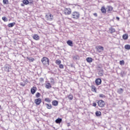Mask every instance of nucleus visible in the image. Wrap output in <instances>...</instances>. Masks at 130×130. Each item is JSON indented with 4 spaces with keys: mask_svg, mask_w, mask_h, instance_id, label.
<instances>
[{
    "mask_svg": "<svg viewBox=\"0 0 130 130\" xmlns=\"http://www.w3.org/2000/svg\"><path fill=\"white\" fill-rule=\"evenodd\" d=\"M41 61L44 66H49V59L46 57L42 58Z\"/></svg>",
    "mask_w": 130,
    "mask_h": 130,
    "instance_id": "obj_1",
    "label": "nucleus"
},
{
    "mask_svg": "<svg viewBox=\"0 0 130 130\" xmlns=\"http://www.w3.org/2000/svg\"><path fill=\"white\" fill-rule=\"evenodd\" d=\"M72 18L75 19V20H78L80 18V13L78 12H74L72 13Z\"/></svg>",
    "mask_w": 130,
    "mask_h": 130,
    "instance_id": "obj_2",
    "label": "nucleus"
},
{
    "mask_svg": "<svg viewBox=\"0 0 130 130\" xmlns=\"http://www.w3.org/2000/svg\"><path fill=\"white\" fill-rule=\"evenodd\" d=\"M96 101H98L97 103L98 106L100 107H104V106H105V102H104V101L101 100Z\"/></svg>",
    "mask_w": 130,
    "mask_h": 130,
    "instance_id": "obj_3",
    "label": "nucleus"
},
{
    "mask_svg": "<svg viewBox=\"0 0 130 130\" xmlns=\"http://www.w3.org/2000/svg\"><path fill=\"white\" fill-rule=\"evenodd\" d=\"M64 13L66 15H71L72 14V9L71 8H66L64 10Z\"/></svg>",
    "mask_w": 130,
    "mask_h": 130,
    "instance_id": "obj_4",
    "label": "nucleus"
},
{
    "mask_svg": "<svg viewBox=\"0 0 130 130\" xmlns=\"http://www.w3.org/2000/svg\"><path fill=\"white\" fill-rule=\"evenodd\" d=\"M4 70L5 71V72H10L11 71V66H10V65L9 64H6L4 66Z\"/></svg>",
    "mask_w": 130,
    "mask_h": 130,
    "instance_id": "obj_5",
    "label": "nucleus"
},
{
    "mask_svg": "<svg viewBox=\"0 0 130 130\" xmlns=\"http://www.w3.org/2000/svg\"><path fill=\"white\" fill-rule=\"evenodd\" d=\"M46 18L48 21H52L53 20V16L52 14H50L49 15H46Z\"/></svg>",
    "mask_w": 130,
    "mask_h": 130,
    "instance_id": "obj_6",
    "label": "nucleus"
},
{
    "mask_svg": "<svg viewBox=\"0 0 130 130\" xmlns=\"http://www.w3.org/2000/svg\"><path fill=\"white\" fill-rule=\"evenodd\" d=\"M95 84L97 86L99 85H101V83H102V80L100 78H98L95 81Z\"/></svg>",
    "mask_w": 130,
    "mask_h": 130,
    "instance_id": "obj_7",
    "label": "nucleus"
},
{
    "mask_svg": "<svg viewBox=\"0 0 130 130\" xmlns=\"http://www.w3.org/2000/svg\"><path fill=\"white\" fill-rule=\"evenodd\" d=\"M42 101L41 99L39 98L35 100V103H36V105H40V104L41 103Z\"/></svg>",
    "mask_w": 130,
    "mask_h": 130,
    "instance_id": "obj_8",
    "label": "nucleus"
},
{
    "mask_svg": "<svg viewBox=\"0 0 130 130\" xmlns=\"http://www.w3.org/2000/svg\"><path fill=\"white\" fill-rule=\"evenodd\" d=\"M36 89H37L36 87H33L31 88L30 93L32 94V95H34V94H35L36 92Z\"/></svg>",
    "mask_w": 130,
    "mask_h": 130,
    "instance_id": "obj_9",
    "label": "nucleus"
},
{
    "mask_svg": "<svg viewBox=\"0 0 130 130\" xmlns=\"http://www.w3.org/2000/svg\"><path fill=\"white\" fill-rule=\"evenodd\" d=\"M96 49L99 52H101V51H100L99 49L103 51V50H104V48L102 46H99L96 47Z\"/></svg>",
    "mask_w": 130,
    "mask_h": 130,
    "instance_id": "obj_10",
    "label": "nucleus"
},
{
    "mask_svg": "<svg viewBox=\"0 0 130 130\" xmlns=\"http://www.w3.org/2000/svg\"><path fill=\"white\" fill-rule=\"evenodd\" d=\"M55 122L56 123H58L59 124V123H60L61 122V121H62V119L60 118H58L57 119H56L55 120Z\"/></svg>",
    "mask_w": 130,
    "mask_h": 130,
    "instance_id": "obj_11",
    "label": "nucleus"
},
{
    "mask_svg": "<svg viewBox=\"0 0 130 130\" xmlns=\"http://www.w3.org/2000/svg\"><path fill=\"white\" fill-rule=\"evenodd\" d=\"M104 73V70H103V69H101L99 72V76H100L101 77L103 76V74Z\"/></svg>",
    "mask_w": 130,
    "mask_h": 130,
    "instance_id": "obj_12",
    "label": "nucleus"
},
{
    "mask_svg": "<svg viewBox=\"0 0 130 130\" xmlns=\"http://www.w3.org/2000/svg\"><path fill=\"white\" fill-rule=\"evenodd\" d=\"M52 105H53V106H57V105H58V102L57 101H53L52 102Z\"/></svg>",
    "mask_w": 130,
    "mask_h": 130,
    "instance_id": "obj_13",
    "label": "nucleus"
},
{
    "mask_svg": "<svg viewBox=\"0 0 130 130\" xmlns=\"http://www.w3.org/2000/svg\"><path fill=\"white\" fill-rule=\"evenodd\" d=\"M32 38L35 39V40H39L40 37L38 35H34L32 37Z\"/></svg>",
    "mask_w": 130,
    "mask_h": 130,
    "instance_id": "obj_14",
    "label": "nucleus"
},
{
    "mask_svg": "<svg viewBox=\"0 0 130 130\" xmlns=\"http://www.w3.org/2000/svg\"><path fill=\"white\" fill-rule=\"evenodd\" d=\"M101 11L103 14H106V9H105V7H102Z\"/></svg>",
    "mask_w": 130,
    "mask_h": 130,
    "instance_id": "obj_15",
    "label": "nucleus"
},
{
    "mask_svg": "<svg viewBox=\"0 0 130 130\" xmlns=\"http://www.w3.org/2000/svg\"><path fill=\"white\" fill-rule=\"evenodd\" d=\"M122 38L124 40H127L128 39V35L127 34H124L123 35Z\"/></svg>",
    "mask_w": 130,
    "mask_h": 130,
    "instance_id": "obj_16",
    "label": "nucleus"
},
{
    "mask_svg": "<svg viewBox=\"0 0 130 130\" xmlns=\"http://www.w3.org/2000/svg\"><path fill=\"white\" fill-rule=\"evenodd\" d=\"M73 58L74 60H78V59H80V57H79L78 55H75L73 56Z\"/></svg>",
    "mask_w": 130,
    "mask_h": 130,
    "instance_id": "obj_17",
    "label": "nucleus"
},
{
    "mask_svg": "<svg viewBox=\"0 0 130 130\" xmlns=\"http://www.w3.org/2000/svg\"><path fill=\"white\" fill-rule=\"evenodd\" d=\"M14 25H16V23L12 22L8 24V26L9 28H12V27H14Z\"/></svg>",
    "mask_w": 130,
    "mask_h": 130,
    "instance_id": "obj_18",
    "label": "nucleus"
},
{
    "mask_svg": "<svg viewBox=\"0 0 130 130\" xmlns=\"http://www.w3.org/2000/svg\"><path fill=\"white\" fill-rule=\"evenodd\" d=\"M45 88H46V89H50V88H51V84H50V83H47L45 85Z\"/></svg>",
    "mask_w": 130,
    "mask_h": 130,
    "instance_id": "obj_19",
    "label": "nucleus"
},
{
    "mask_svg": "<svg viewBox=\"0 0 130 130\" xmlns=\"http://www.w3.org/2000/svg\"><path fill=\"white\" fill-rule=\"evenodd\" d=\"M67 43L68 45H69V46H73V41L71 40H68L67 42Z\"/></svg>",
    "mask_w": 130,
    "mask_h": 130,
    "instance_id": "obj_20",
    "label": "nucleus"
},
{
    "mask_svg": "<svg viewBox=\"0 0 130 130\" xmlns=\"http://www.w3.org/2000/svg\"><path fill=\"white\" fill-rule=\"evenodd\" d=\"M45 105H46L47 109H51V108H52V106H51V104L46 103Z\"/></svg>",
    "mask_w": 130,
    "mask_h": 130,
    "instance_id": "obj_21",
    "label": "nucleus"
},
{
    "mask_svg": "<svg viewBox=\"0 0 130 130\" xmlns=\"http://www.w3.org/2000/svg\"><path fill=\"white\" fill-rule=\"evenodd\" d=\"M109 32L112 34V33H114L115 32V29L114 28L111 27L109 28Z\"/></svg>",
    "mask_w": 130,
    "mask_h": 130,
    "instance_id": "obj_22",
    "label": "nucleus"
},
{
    "mask_svg": "<svg viewBox=\"0 0 130 130\" xmlns=\"http://www.w3.org/2000/svg\"><path fill=\"white\" fill-rule=\"evenodd\" d=\"M22 3L24 5H29V0H23Z\"/></svg>",
    "mask_w": 130,
    "mask_h": 130,
    "instance_id": "obj_23",
    "label": "nucleus"
},
{
    "mask_svg": "<svg viewBox=\"0 0 130 130\" xmlns=\"http://www.w3.org/2000/svg\"><path fill=\"white\" fill-rule=\"evenodd\" d=\"M86 61L88 62H92V61H93V59L91 57H87L86 58Z\"/></svg>",
    "mask_w": 130,
    "mask_h": 130,
    "instance_id": "obj_24",
    "label": "nucleus"
},
{
    "mask_svg": "<svg viewBox=\"0 0 130 130\" xmlns=\"http://www.w3.org/2000/svg\"><path fill=\"white\" fill-rule=\"evenodd\" d=\"M91 91H92L93 92H95L96 93V87H95V86L92 85L91 86Z\"/></svg>",
    "mask_w": 130,
    "mask_h": 130,
    "instance_id": "obj_25",
    "label": "nucleus"
},
{
    "mask_svg": "<svg viewBox=\"0 0 130 130\" xmlns=\"http://www.w3.org/2000/svg\"><path fill=\"white\" fill-rule=\"evenodd\" d=\"M123 92V89L122 88H119L118 89V93L119 94H122Z\"/></svg>",
    "mask_w": 130,
    "mask_h": 130,
    "instance_id": "obj_26",
    "label": "nucleus"
},
{
    "mask_svg": "<svg viewBox=\"0 0 130 130\" xmlns=\"http://www.w3.org/2000/svg\"><path fill=\"white\" fill-rule=\"evenodd\" d=\"M96 116H101V112L100 111H96L95 112Z\"/></svg>",
    "mask_w": 130,
    "mask_h": 130,
    "instance_id": "obj_27",
    "label": "nucleus"
},
{
    "mask_svg": "<svg viewBox=\"0 0 130 130\" xmlns=\"http://www.w3.org/2000/svg\"><path fill=\"white\" fill-rule=\"evenodd\" d=\"M125 49H126L127 50H129L130 49V45H126L124 46Z\"/></svg>",
    "mask_w": 130,
    "mask_h": 130,
    "instance_id": "obj_28",
    "label": "nucleus"
},
{
    "mask_svg": "<svg viewBox=\"0 0 130 130\" xmlns=\"http://www.w3.org/2000/svg\"><path fill=\"white\" fill-rule=\"evenodd\" d=\"M68 98L69 99V100H73V94H69L68 96Z\"/></svg>",
    "mask_w": 130,
    "mask_h": 130,
    "instance_id": "obj_29",
    "label": "nucleus"
},
{
    "mask_svg": "<svg viewBox=\"0 0 130 130\" xmlns=\"http://www.w3.org/2000/svg\"><path fill=\"white\" fill-rule=\"evenodd\" d=\"M113 10V7L111 6L108 7V12H111Z\"/></svg>",
    "mask_w": 130,
    "mask_h": 130,
    "instance_id": "obj_30",
    "label": "nucleus"
},
{
    "mask_svg": "<svg viewBox=\"0 0 130 130\" xmlns=\"http://www.w3.org/2000/svg\"><path fill=\"white\" fill-rule=\"evenodd\" d=\"M50 82H51V84L52 85H54L55 84V82H54V80L53 79V78H50Z\"/></svg>",
    "mask_w": 130,
    "mask_h": 130,
    "instance_id": "obj_31",
    "label": "nucleus"
},
{
    "mask_svg": "<svg viewBox=\"0 0 130 130\" xmlns=\"http://www.w3.org/2000/svg\"><path fill=\"white\" fill-rule=\"evenodd\" d=\"M3 4L4 5H9V0H3Z\"/></svg>",
    "mask_w": 130,
    "mask_h": 130,
    "instance_id": "obj_32",
    "label": "nucleus"
},
{
    "mask_svg": "<svg viewBox=\"0 0 130 130\" xmlns=\"http://www.w3.org/2000/svg\"><path fill=\"white\" fill-rule=\"evenodd\" d=\"M2 20H4V22H8V18L6 16L3 17Z\"/></svg>",
    "mask_w": 130,
    "mask_h": 130,
    "instance_id": "obj_33",
    "label": "nucleus"
},
{
    "mask_svg": "<svg viewBox=\"0 0 130 130\" xmlns=\"http://www.w3.org/2000/svg\"><path fill=\"white\" fill-rule=\"evenodd\" d=\"M45 101H46V102H48V103H50L51 102V101L48 98H46L45 99Z\"/></svg>",
    "mask_w": 130,
    "mask_h": 130,
    "instance_id": "obj_34",
    "label": "nucleus"
},
{
    "mask_svg": "<svg viewBox=\"0 0 130 130\" xmlns=\"http://www.w3.org/2000/svg\"><path fill=\"white\" fill-rule=\"evenodd\" d=\"M56 64H60V63H61V61L59 59H57L56 61Z\"/></svg>",
    "mask_w": 130,
    "mask_h": 130,
    "instance_id": "obj_35",
    "label": "nucleus"
},
{
    "mask_svg": "<svg viewBox=\"0 0 130 130\" xmlns=\"http://www.w3.org/2000/svg\"><path fill=\"white\" fill-rule=\"evenodd\" d=\"M119 63L120 66H123L124 64V61L123 60H120Z\"/></svg>",
    "mask_w": 130,
    "mask_h": 130,
    "instance_id": "obj_36",
    "label": "nucleus"
},
{
    "mask_svg": "<svg viewBox=\"0 0 130 130\" xmlns=\"http://www.w3.org/2000/svg\"><path fill=\"white\" fill-rule=\"evenodd\" d=\"M99 97H100L101 98H105V95L103 94H100Z\"/></svg>",
    "mask_w": 130,
    "mask_h": 130,
    "instance_id": "obj_37",
    "label": "nucleus"
},
{
    "mask_svg": "<svg viewBox=\"0 0 130 130\" xmlns=\"http://www.w3.org/2000/svg\"><path fill=\"white\" fill-rule=\"evenodd\" d=\"M36 97H37V98H39V97H40V93L37 92L36 94Z\"/></svg>",
    "mask_w": 130,
    "mask_h": 130,
    "instance_id": "obj_38",
    "label": "nucleus"
},
{
    "mask_svg": "<svg viewBox=\"0 0 130 130\" xmlns=\"http://www.w3.org/2000/svg\"><path fill=\"white\" fill-rule=\"evenodd\" d=\"M29 61H34V60H35V59H34V58H28Z\"/></svg>",
    "mask_w": 130,
    "mask_h": 130,
    "instance_id": "obj_39",
    "label": "nucleus"
},
{
    "mask_svg": "<svg viewBox=\"0 0 130 130\" xmlns=\"http://www.w3.org/2000/svg\"><path fill=\"white\" fill-rule=\"evenodd\" d=\"M59 67L60 69H63V65L61 64H59Z\"/></svg>",
    "mask_w": 130,
    "mask_h": 130,
    "instance_id": "obj_40",
    "label": "nucleus"
},
{
    "mask_svg": "<svg viewBox=\"0 0 130 130\" xmlns=\"http://www.w3.org/2000/svg\"><path fill=\"white\" fill-rule=\"evenodd\" d=\"M40 82H44V79L43 78H40Z\"/></svg>",
    "mask_w": 130,
    "mask_h": 130,
    "instance_id": "obj_41",
    "label": "nucleus"
},
{
    "mask_svg": "<svg viewBox=\"0 0 130 130\" xmlns=\"http://www.w3.org/2000/svg\"><path fill=\"white\" fill-rule=\"evenodd\" d=\"M92 106H94V107H96V106H97V104H96V103H92Z\"/></svg>",
    "mask_w": 130,
    "mask_h": 130,
    "instance_id": "obj_42",
    "label": "nucleus"
},
{
    "mask_svg": "<svg viewBox=\"0 0 130 130\" xmlns=\"http://www.w3.org/2000/svg\"><path fill=\"white\" fill-rule=\"evenodd\" d=\"M20 84L23 87H25V86H26V84L25 83L23 84V83H20Z\"/></svg>",
    "mask_w": 130,
    "mask_h": 130,
    "instance_id": "obj_43",
    "label": "nucleus"
},
{
    "mask_svg": "<svg viewBox=\"0 0 130 130\" xmlns=\"http://www.w3.org/2000/svg\"><path fill=\"white\" fill-rule=\"evenodd\" d=\"M123 74H124V72L123 71L121 72V77H123Z\"/></svg>",
    "mask_w": 130,
    "mask_h": 130,
    "instance_id": "obj_44",
    "label": "nucleus"
},
{
    "mask_svg": "<svg viewBox=\"0 0 130 130\" xmlns=\"http://www.w3.org/2000/svg\"><path fill=\"white\" fill-rule=\"evenodd\" d=\"M30 2H29V4H30V5L33 4V1H31V0H29Z\"/></svg>",
    "mask_w": 130,
    "mask_h": 130,
    "instance_id": "obj_45",
    "label": "nucleus"
},
{
    "mask_svg": "<svg viewBox=\"0 0 130 130\" xmlns=\"http://www.w3.org/2000/svg\"><path fill=\"white\" fill-rule=\"evenodd\" d=\"M93 16H94V17H97L98 15H97V13H93Z\"/></svg>",
    "mask_w": 130,
    "mask_h": 130,
    "instance_id": "obj_46",
    "label": "nucleus"
},
{
    "mask_svg": "<svg viewBox=\"0 0 130 130\" xmlns=\"http://www.w3.org/2000/svg\"><path fill=\"white\" fill-rule=\"evenodd\" d=\"M116 19L117 20V21H119V17H116Z\"/></svg>",
    "mask_w": 130,
    "mask_h": 130,
    "instance_id": "obj_47",
    "label": "nucleus"
},
{
    "mask_svg": "<svg viewBox=\"0 0 130 130\" xmlns=\"http://www.w3.org/2000/svg\"><path fill=\"white\" fill-rule=\"evenodd\" d=\"M21 7H24L25 6V4H24V3L21 4Z\"/></svg>",
    "mask_w": 130,
    "mask_h": 130,
    "instance_id": "obj_48",
    "label": "nucleus"
},
{
    "mask_svg": "<svg viewBox=\"0 0 130 130\" xmlns=\"http://www.w3.org/2000/svg\"><path fill=\"white\" fill-rule=\"evenodd\" d=\"M68 126H70L71 125L70 124V123H68Z\"/></svg>",
    "mask_w": 130,
    "mask_h": 130,
    "instance_id": "obj_49",
    "label": "nucleus"
},
{
    "mask_svg": "<svg viewBox=\"0 0 130 130\" xmlns=\"http://www.w3.org/2000/svg\"><path fill=\"white\" fill-rule=\"evenodd\" d=\"M0 109H2V106L0 105Z\"/></svg>",
    "mask_w": 130,
    "mask_h": 130,
    "instance_id": "obj_50",
    "label": "nucleus"
},
{
    "mask_svg": "<svg viewBox=\"0 0 130 130\" xmlns=\"http://www.w3.org/2000/svg\"><path fill=\"white\" fill-rule=\"evenodd\" d=\"M1 10H2V8H1V7H0V11H1Z\"/></svg>",
    "mask_w": 130,
    "mask_h": 130,
    "instance_id": "obj_51",
    "label": "nucleus"
},
{
    "mask_svg": "<svg viewBox=\"0 0 130 130\" xmlns=\"http://www.w3.org/2000/svg\"><path fill=\"white\" fill-rule=\"evenodd\" d=\"M43 104H44V102H43Z\"/></svg>",
    "mask_w": 130,
    "mask_h": 130,
    "instance_id": "obj_52",
    "label": "nucleus"
}]
</instances>
